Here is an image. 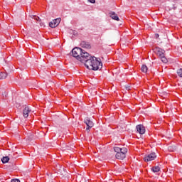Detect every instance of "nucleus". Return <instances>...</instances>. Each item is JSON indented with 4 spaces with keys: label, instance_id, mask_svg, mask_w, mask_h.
Masks as SVG:
<instances>
[{
    "label": "nucleus",
    "instance_id": "nucleus-1",
    "mask_svg": "<svg viewBox=\"0 0 182 182\" xmlns=\"http://www.w3.org/2000/svg\"><path fill=\"white\" fill-rule=\"evenodd\" d=\"M84 63L85 68H87V69H90V70H100L102 68H103V63H102V60L95 56H92L89 53L88 55H87Z\"/></svg>",
    "mask_w": 182,
    "mask_h": 182
},
{
    "label": "nucleus",
    "instance_id": "nucleus-2",
    "mask_svg": "<svg viewBox=\"0 0 182 182\" xmlns=\"http://www.w3.org/2000/svg\"><path fill=\"white\" fill-rule=\"evenodd\" d=\"M71 53L72 56H73V58H75L77 60L81 62V63H85L86 58L89 56V53L86 52L85 50L79 47H75L71 50Z\"/></svg>",
    "mask_w": 182,
    "mask_h": 182
},
{
    "label": "nucleus",
    "instance_id": "nucleus-3",
    "mask_svg": "<svg viewBox=\"0 0 182 182\" xmlns=\"http://www.w3.org/2000/svg\"><path fill=\"white\" fill-rule=\"evenodd\" d=\"M114 151L117 153L115 157L117 160H124L128 151L127 148L120 146H114Z\"/></svg>",
    "mask_w": 182,
    "mask_h": 182
},
{
    "label": "nucleus",
    "instance_id": "nucleus-4",
    "mask_svg": "<svg viewBox=\"0 0 182 182\" xmlns=\"http://www.w3.org/2000/svg\"><path fill=\"white\" fill-rule=\"evenodd\" d=\"M156 157L157 155H156V153L151 152V154H146L144 157V160L147 163L149 161H153V160H154Z\"/></svg>",
    "mask_w": 182,
    "mask_h": 182
},
{
    "label": "nucleus",
    "instance_id": "nucleus-5",
    "mask_svg": "<svg viewBox=\"0 0 182 182\" xmlns=\"http://www.w3.org/2000/svg\"><path fill=\"white\" fill-rule=\"evenodd\" d=\"M84 123L87 126V127H86L87 131L90 130V129H92V127H93V126H95V124L93 123V122L92 120H90V118H89L88 117L85 118Z\"/></svg>",
    "mask_w": 182,
    "mask_h": 182
},
{
    "label": "nucleus",
    "instance_id": "nucleus-6",
    "mask_svg": "<svg viewBox=\"0 0 182 182\" xmlns=\"http://www.w3.org/2000/svg\"><path fill=\"white\" fill-rule=\"evenodd\" d=\"M154 52L159 58H161V56H164V55H166V50H163L162 48H160V47H156L154 48Z\"/></svg>",
    "mask_w": 182,
    "mask_h": 182
},
{
    "label": "nucleus",
    "instance_id": "nucleus-7",
    "mask_svg": "<svg viewBox=\"0 0 182 182\" xmlns=\"http://www.w3.org/2000/svg\"><path fill=\"white\" fill-rule=\"evenodd\" d=\"M60 18H55L49 23L50 28H56L60 23Z\"/></svg>",
    "mask_w": 182,
    "mask_h": 182
},
{
    "label": "nucleus",
    "instance_id": "nucleus-8",
    "mask_svg": "<svg viewBox=\"0 0 182 182\" xmlns=\"http://www.w3.org/2000/svg\"><path fill=\"white\" fill-rule=\"evenodd\" d=\"M136 129L139 134H144L146 133V127L143 124L136 125Z\"/></svg>",
    "mask_w": 182,
    "mask_h": 182
},
{
    "label": "nucleus",
    "instance_id": "nucleus-9",
    "mask_svg": "<svg viewBox=\"0 0 182 182\" xmlns=\"http://www.w3.org/2000/svg\"><path fill=\"white\" fill-rule=\"evenodd\" d=\"M31 109L29 108V107H25V108L23 110V116L26 119L29 116V113H31Z\"/></svg>",
    "mask_w": 182,
    "mask_h": 182
},
{
    "label": "nucleus",
    "instance_id": "nucleus-10",
    "mask_svg": "<svg viewBox=\"0 0 182 182\" xmlns=\"http://www.w3.org/2000/svg\"><path fill=\"white\" fill-rule=\"evenodd\" d=\"M80 46L85 49H91L92 48V46L90 45V43H89L87 41H81Z\"/></svg>",
    "mask_w": 182,
    "mask_h": 182
},
{
    "label": "nucleus",
    "instance_id": "nucleus-11",
    "mask_svg": "<svg viewBox=\"0 0 182 182\" xmlns=\"http://www.w3.org/2000/svg\"><path fill=\"white\" fill-rule=\"evenodd\" d=\"M109 17L114 21H119V16L114 11H110L109 13Z\"/></svg>",
    "mask_w": 182,
    "mask_h": 182
},
{
    "label": "nucleus",
    "instance_id": "nucleus-12",
    "mask_svg": "<svg viewBox=\"0 0 182 182\" xmlns=\"http://www.w3.org/2000/svg\"><path fill=\"white\" fill-rule=\"evenodd\" d=\"M168 150L171 152L176 151V150H177V146L176 145H170L168 146Z\"/></svg>",
    "mask_w": 182,
    "mask_h": 182
},
{
    "label": "nucleus",
    "instance_id": "nucleus-13",
    "mask_svg": "<svg viewBox=\"0 0 182 182\" xmlns=\"http://www.w3.org/2000/svg\"><path fill=\"white\" fill-rule=\"evenodd\" d=\"M9 161V156H3L1 158V162L3 164H6Z\"/></svg>",
    "mask_w": 182,
    "mask_h": 182
},
{
    "label": "nucleus",
    "instance_id": "nucleus-14",
    "mask_svg": "<svg viewBox=\"0 0 182 182\" xmlns=\"http://www.w3.org/2000/svg\"><path fill=\"white\" fill-rule=\"evenodd\" d=\"M141 70L143 72V73H147L148 68L146 65H142L141 67Z\"/></svg>",
    "mask_w": 182,
    "mask_h": 182
},
{
    "label": "nucleus",
    "instance_id": "nucleus-15",
    "mask_svg": "<svg viewBox=\"0 0 182 182\" xmlns=\"http://www.w3.org/2000/svg\"><path fill=\"white\" fill-rule=\"evenodd\" d=\"M151 170L153 173H159L160 171V166H153Z\"/></svg>",
    "mask_w": 182,
    "mask_h": 182
},
{
    "label": "nucleus",
    "instance_id": "nucleus-16",
    "mask_svg": "<svg viewBox=\"0 0 182 182\" xmlns=\"http://www.w3.org/2000/svg\"><path fill=\"white\" fill-rule=\"evenodd\" d=\"M6 76H8V74L6 73L0 71V80L2 79H6Z\"/></svg>",
    "mask_w": 182,
    "mask_h": 182
},
{
    "label": "nucleus",
    "instance_id": "nucleus-17",
    "mask_svg": "<svg viewBox=\"0 0 182 182\" xmlns=\"http://www.w3.org/2000/svg\"><path fill=\"white\" fill-rule=\"evenodd\" d=\"M159 58L163 63H167V62H168V60H167V58H166V54Z\"/></svg>",
    "mask_w": 182,
    "mask_h": 182
},
{
    "label": "nucleus",
    "instance_id": "nucleus-18",
    "mask_svg": "<svg viewBox=\"0 0 182 182\" xmlns=\"http://www.w3.org/2000/svg\"><path fill=\"white\" fill-rule=\"evenodd\" d=\"M177 75L179 77H182V68L177 70Z\"/></svg>",
    "mask_w": 182,
    "mask_h": 182
},
{
    "label": "nucleus",
    "instance_id": "nucleus-19",
    "mask_svg": "<svg viewBox=\"0 0 182 182\" xmlns=\"http://www.w3.org/2000/svg\"><path fill=\"white\" fill-rule=\"evenodd\" d=\"M33 19H35L36 21H37L38 22H41V18H39V16H33Z\"/></svg>",
    "mask_w": 182,
    "mask_h": 182
},
{
    "label": "nucleus",
    "instance_id": "nucleus-20",
    "mask_svg": "<svg viewBox=\"0 0 182 182\" xmlns=\"http://www.w3.org/2000/svg\"><path fill=\"white\" fill-rule=\"evenodd\" d=\"M11 182H21V180L18 178H13L11 179Z\"/></svg>",
    "mask_w": 182,
    "mask_h": 182
},
{
    "label": "nucleus",
    "instance_id": "nucleus-21",
    "mask_svg": "<svg viewBox=\"0 0 182 182\" xmlns=\"http://www.w3.org/2000/svg\"><path fill=\"white\" fill-rule=\"evenodd\" d=\"M159 36H160V35H159V33H155V35H154L155 39H159Z\"/></svg>",
    "mask_w": 182,
    "mask_h": 182
},
{
    "label": "nucleus",
    "instance_id": "nucleus-22",
    "mask_svg": "<svg viewBox=\"0 0 182 182\" xmlns=\"http://www.w3.org/2000/svg\"><path fill=\"white\" fill-rule=\"evenodd\" d=\"M88 2H90V4H96V0H88Z\"/></svg>",
    "mask_w": 182,
    "mask_h": 182
},
{
    "label": "nucleus",
    "instance_id": "nucleus-23",
    "mask_svg": "<svg viewBox=\"0 0 182 182\" xmlns=\"http://www.w3.org/2000/svg\"><path fill=\"white\" fill-rule=\"evenodd\" d=\"M3 97H6V95H3Z\"/></svg>",
    "mask_w": 182,
    "mask_h": 182
}]
</instances>
